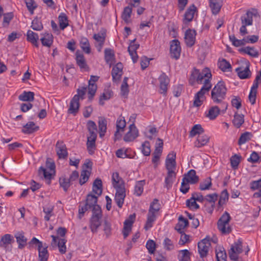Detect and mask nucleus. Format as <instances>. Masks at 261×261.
<instances>
[{"label": "nucleus", "instance_id": "1", "mask_svg": "<svg viewBox=\"0 0 261 261\" xmlns=\"http://www.w3.org/2000/svg\"><path fill=\"white\" fill-rule=\"evenodd\" d=\"M227 89L223 81H220L211 91V98L214 103L222 102L226 97Z\"/></svg>", "mask_w": 261, "mask_h": 261}, {"label": "nucleus", "instance_id": "2", "mask_svg": "<svg viewBox=\"0 0 261 261\" xmlns=\"http://www.w3.org/2000/svg\"><path fill=\"white\" fill-rule=\"evenodd\" d=\"M45 167H40L38 170L39 175L46 180L48 184L50 182V180L53 178L55 174V164L53 162H50L47 159L46 161Z\"/></svg>", "mask_w": 261, "mask_h": 261}, {"label": "nucleus", "instance_id": "3", "mask_svg": "<svg viewBox=\"0 0 261 261\" xmlns=\"http://www.w3.org/2000/svg\"><path fill=\"white\" fill-rule=\"evenodd\" d=\"M97 197L92 194H89L87 196L86 202L83 206L80 205L79 208V217L81 219L83 217L84 213L89 209H92V212L94 211V209L96 206L101 208L100 206L97 204Z\"/></svg>", "mask_w": 261, "mask_h": 261}, {"label": "nucleus", "instance_id": "4", "mask_svg": "<svg viewBox=\"0 0 261 261\" xmlns=\"http://www.w3.org/2000/svg\"><path fill=\"white\" fill-rule=\"evenodd\" d=\"M211 79H205L203 81V85L200 90L198 91L194 97L193 105L195 107H199L202 104L204 99V94L212 88Z\"/></svg>", "mask_w": 261, "mask_h": 261}, {"label": "nucleus", "instance_id": "5", "mask_svg": "<svg viewBox=\"0 0 261 261\" xmlns=\"http://www.w3.org/2000/svg\"><path fill=\"white\" fill-rule=\"evenodd\" d=\"M92 214L90 219V228L92 232H96L98 228L101 225L102 222V211L101 208L96 206L94 208V211L92 212Z\"/></svg>", "mask_w": 261, "mask_h": 261}, {"label": "nucleus", "instance_id": "6", "mask_svg": "<svg viewBox=\"0 0 261 261\" xmlns=\"http://www.w3.org/2000/svg\"><path fill=\"white\" fill-rule=\"evenodd\" d=\"M231 217L229 213L225 212L217 222V227L219 230L223 234L230 233L232 229L229 225Z\"/></svg>", "mask_w": 261, "mask_h": 261}, {"label": "nucleus", "instance_id": "7", "mask_svg": "<svg viewBox=\"0 0 261 261\" xmlns=\"http://www.w3.org/2000/svg\"><path fill=\"white\" fill-rule=\"evenodd\" d=\"M243 252L242 242L240 239L235 242L228 250L229 257L231 260L237 261L239 255Z\"/></svg>", "mask_w": 261, "mask_h": 261}, {"label": "nucleus", "instance_id": "8", "mask_svg": "<svg viewBox=\"0 0 261 261\" xmlns=\"http://www.w3.org/2000/svg\"><path fill=\"white\" fill-rule=\"evenodd\" d=\"M159 92L163 96L167 95L168 87L170 82V79L165 73L163 72L159 77Z\"/></svg>", "mask_w": 261, "mask_h": 261}, {"label": "nucleus", "instance_id": "9", "mask_svg": "<svg viewBox=\"0 0 261 261\" xmlns=\"http://www.w3.org/2000/svg\"><path fill=\"white\" fill-rule=\"evenodd\" d=\"M258 16L257 10L256 9L252 8L247 11L246 14L242 16L241 17L242 24L246 25H252L253 23V16L257 17Z\"/></svg>", "mask_w": 261, "mask_h": 261}, {"label": "nucleus", "instance_id": "10", "mask_svg": "<svg viewBox=\"0 0 261 261\" xmlns=\"http://www.w3.org/2000/svg\"><path fill=\"white\" fill-rule=\"evenodd\" d=\"M181 47L180 42L178 40H173L170 43V54L171 58L176 60H178L180 56Z\"/></svg>", "mask_w": 261, "mask_h": 261}, {"label": "nucleus", "instance_id": "11", "mask_svg": "<svg viewBox=\"0 0 261 261\" xmlns=\"http://www.w3.org/2000/svg\"><path fill=\"white\" fill-rule=\"evenodd\" d=\"M210 246V238L208 237L198 243V252L201 257L203 258L207 255Z\"/></svg>", "mask_w": 261, "mask_h": 261}, {"label": "nucleus", "instance_id": "12", "mask_svg": "<svg viewBox=\"0 0 261 261\" xmlns=\"http://www.w3.org/2000/svg\"><path fill=\"white\" fill-rule=\"evenodd\" d=\"M52 241L51 245L53 247L58 246L59 252L62 254L65 253L66 251V247L65 244L66 240L64 239H59L58 237L51 235Z\"/></svg>", "mask_w": 261, "mask_h": 261}, {"label": "nucleus", "instance_id": "13", "mask_svg": "<svg viewBox=\"0 0 261 261\" xmlns=\"http://www.w3.org/2000/svg\"><path fill=\"white\" fill-rule=\"evenodd\" d=\"M138 130L133 123L129 126L128 132L124 135L123 140L125 142H131L138 136Z\"/></svg>", "mask_w": 261, "mask_h": 261}, {"label": "nucleus", "instance_id": "14", "mask_svg": "<svg viewBox=\"0 0 261 261\" xmlns=\"http://www.w3.org/2000/svg\"><path fill=\"white\" fill-rule=\"evenodd\" d=\"M136 218V215L135 214L129 215L128 219L125 220L124 222V226L123 228V235L124 238L125 239L128 236L129 232L132 230V226L133 223L134 222Z\"/></svg>", "mask_w": 261, "mask_h": 261}, {"label": "nucleus", "instance_id": "15", "mask_svg": "<svg viewBox=\"0 0 261 261\" xmlns=\"http://www.w3.org/2000/svg\"><path fill=\"white\" fill-rule=\"evenodd\" d=\"M196 32L195 30L188 29L186 31L185 35V43L187 46L191 47L195 43Z\"/></svg>", "mask_w": 261, "mask_h": 261}, {"label": "nucleus", "instance_id": "16", "mask_svg": "<svg viewBox=\"0 0 261 261\" xmlns=\"http://www.w3.org/2000/svg\"><path fill=\"white\" fill-rule=\"evenodd\" d=\"M56 151L59 159H66L68 152L66 145L63 141H58L56 144Z\"/></svg>", "mask_w": 261, "mask_h": 261}, {"label": "nucleus", "instance_id": "17", "mask_svg": "<svg viewBox=\"0 0 261 261\" xmlns=\"http://www.w3.org/2000/svg\"><path fill=\"white\" fill-rule=\"evenodd\" d=\"M123 65L119 62L116 64L112 69V76L113 82H118L120 80L123 74Z\"/></svg>", "mask_w": 261, "mask_h": 261}, {"label": "nucleus", "instance_id": "18", "mask_svg": "<svg viewBox=\"0 0 261 261\" xmlns=\"http://www.w3.org/2000/svg\"><path fill=\"white\" fill-rule=\"evenodd\" d=\"M196 11L197 8L194 4L190 6L187 9L184 14V18L183 19V22L185 24H187L192 21L194 14Z\"/></svg>", "mask_w": 261, "mask_h": 261}, {"label": "nucleus", "instance_id": "19", "mask_svg": "<svg viewBox=\"0 0 261 261\" xmlns=\"http://www.w3.org/2000/svg\"><path fill=\"white\" fill-rule=\"evenodd\" d=\"M14 242V237L10 234H5L3 236L0 240V247L7 250L8 246L11 245Z\"/></svg>", "mask_w": 261, "mask_h": 261}, {"label": "nucleus", "instance_id": "20", "mask_svg": "<svg viewBox=\"0 0 261 261\" xmlns=\"http://www.w3.org/2000/svg\"><path fill=\"white\" fill-rule=\"evenodd\" d=\"M199 177L196 175L195 170L193 169L190 170L187 174H186L182 179L187 182L191 184H195L199 181Z\"/></svg>", "mask_w": 261, "mask_h": 261}, {"label": "nucleus", "instance_id": "21", "mask_svg": "<svg viewBox=\"0 0 261 261\" xmlns=\"http://www.w3.org/2000/svg\"><path fill=\"white\" fill-rule=\"evenodd\" d=\"M210 7L214 15L218 14L223 6L222 0H209Z\"/></svg>", "mask_w": 261, "mask_h": 261}, {"label": "nucleus", "instance_id": "22", "mask_svg": "<svg viewBox=\"0 0 261 261\" xmlns=\"http://www.w3.org/2000/svg\"><path fill=\"white\" fill-rule=\"evenodd\" d=\"M14 237L18 244V248L20 249H23L26 246L28 241L27 238L24 235V232L18 231L15 234Z\"/></svg>", "mask_w": 261, "mask_h": 261}, {"label": "nucleus", "instance_id": "23", "mask_svg": "<svg viewBox=\"0 0 261 261\" xmlns=\"http://www.w3.org/2000/svg\"><path fill=\"white\" fill-rule=\"evenodd\" d=\"M76 97H73L70 101L69 108L68 110L69 114H72L75 115L79 110L80 103L79 100H77Z\"/></svg>", "mask_w": 261, "mask_h": 261}, {"label": "nucleus", "instance_id": "24", "mask_svg": "<svg viewBox=\"0 0 261 261\" xmlns=\"http://www.w3.org/2000/svg\"><path fill=\"white\" fill-rule=\"evenodd\" d=\"M250 189L253 191L258 190L253 194L254 198L261 197V178L257 180L252 181L250 182Z\"/></svg>", "mask_w": 261, "mask_h": 261}, {"label": "nucleus", "instance_id": "25", "mask_svg": "<svg viewBox=\"0 0 261 261\" xmlns=\"http://www.w3.org/2000/svg\"><path fill=\"white\" fill-rule=\"evenodd\" d=\"M238 76L241 79H248L251 76V71L249 70V65H248L245 68L243 67H238L236 69Z\"/></svg>", "mask_w": 261, "mask_h": 261}, {"label": "nucleus", "instance_id": "26", "mask_svg": "<svg viewBox=\"0 0 261 261\" xmlns=\"http://www.w3.org/2000/svg\"><path fill=\"white\" fill-rule=\"evenodd\" d=\"M125 196V190H119L116 192L115 201L119 208L122 207Z\"/></svg>", "mask_w": 261, "mask_h": 261}, {"label": "nucleus", "instance_id": "27", "mask_svg": "<svg viewBox=\"0 0 261 261\" xmlns=\"http://www.w3.org/2000/svg\"><path fill=\"white\" fill-rule=\"evenodd\" d=\"M210 138L205 135H200L197 138L194 142V146L197 148H200L207 144L209 142Z\"/></svg>", "mask_w": 261, "mask_h": 261}, {"label": "nucleus", "instance_id": "28", "mask_svg": "<svg viewBox=\"0 0 261 261\" xmlns=\"http://www.w3.org/2000/svg\"><path fill=\"white\" fill-rule=\"evenodd\" d=\"M189 225L188 220L185 218L182 215L178 218V223L175 227V229L180 234L183 232V229Z\"/></svg>", "mask_w": 261, "mask_h": 261}, {"label": "nucleus", "instance_id": "29", "mask_svg": "<svg viewBox=\"0 0 261 261\" xmlns=\"http://www.w3.org/2000/svg\"><path fill=\"white\" fill-rule=\"evenodd\" d=\"M39 128V126H36L34 122L31 121L23 126L22 132L24 134H30L38 130Z\"/></svg>", "mask_w": 261, "mask_h": 261}, {"label": "nucleus", "instance_id": "30", "mask_svg": "<svg viewBox=\"0 0 261 261\" xmlns=\"http://www.w3.org/2000/svg\"><path fill=\"white\" fill-rule=\"evenodd\" d=\"M205 79H212V74L208 69L203 70L201 72L198 70L197 82L198 84H202Z\"/></svg>", "mask_w": 261, "mask_h": 261}, {"label": "nucleus", "instance_id": "31", "mask_svg": "<svg viewBox=\"0 0 261 261\" xmlns=\"http://www.w3.org/2000/svg\"><path fill=\"white\" fill-rule=\"evenodd\" d=\"M76 61L77 65L80 67L81 69L86 70L88 69L85 59L83 54H81L79 51L76 52Z\"/></svg>", "mask_w": 261, "mask_h": 261}, {"label": "nucleus", "instance_id": "32", "mask_svg": "<svg viewBox=\"0 0 261 261\" xmlns=\"http://www.w3.org/2000/svg\"><path fill=\"white\" fill-rule=\"evenodd\" d=\"M92 191L98 196H100L102 192V184L101 180L97 178L93 182Z\"/></svg>", "mask_w": 261, "mask_h": 261}, {"label": "nucleus", "instance_id": "33", "mask_svg": "<svg viewBox=\"0 0 261 261\" xmlns=\"http://www.w3.org/2000/svg\"><path fill=\"white\" fill-rule=\"evenodd\" d=\"M240 53L247 54L251 57L257 58L259 54L258 51L253 47L247 46L239 49Z\"/></svg>", "mask_w": 261, "mask_h": 261}, {"label": "nucleus", "instance_id": "34", "mask_svg": "<svg viewBox=\"0 0 261 261\" xmlns=\"http://www.w3.org/2000/svg\"><path fill=\"white\" fill-rule=\"evenodd\" d=\"M27 40L33 44L35 46L38 47L39 36L36 33L31 30H29L27 33Z\"/></svg>", "mask_w": 261, "mask_h": 261}, {"label": "nucleus", "instance_id": "35", "mask_svg": "<svg viewBox=\"0 0 261 261\" xmlns=\"http://www.w3.org/2000/svg\"><path fill=\"white\" fill-rule=\"evenodd\" d=\"M175 177L176 173L174 171H168L167 176L165 179V187L168 189L171 188Z\"/></svg>", "mask_w": 261, "mask_h": 261}, {"label": "nucleus", "instance_id": "36", "mask_svg": "<svg viewBox=\"0 0 261 261\" xmlns=\"http://www.w3.org/2000/svg\"><path fill=\"white\" fill-rule=\"evenodd\" d=\"M105 60L107 64L111 65L115 60V54L113 50L111 48L105 49Z\"/></svg>", "mask_w": 261, "mask_h": 261}, {"label": "nucleus", "instance_id": "37", "mask_svg": "<svg viewBox=\"0 0 261 261\" xmlns=\"http://www.w3.org/2000/svg\"><path fill=\"white\" fill-rule=\"evenodd\" d=\"M39 252V261H47L49 254L47 251V246L45 245L42 247L38 248Z\"/></svg>", "mask_w": 261, "mask_h": 261}, {"label": "nucleus", "instance_id": "38", "mask_svg": "<svg viewBox=\"0 0 261 261\" xmlns=\"http://www.w3.org/2000/svg\"><path fill=\"white\" fill-rule=\"evenodd\" d=\"M35 94L31 91H24L22 94L19 95V100L22 101H33L34 99Z\"/></svg>", "mask_w": 261, "mask_h": 261}, {"label": "nucleus", "instance_id": "39", "mask_svg": "<svg viewBox=\"0 0 261 261\" xmlns=\"http://www.w3.org/2000/svg\"><path fill=\"white\" fill-rule=\"evenodd\" d=\"M87 128L89 133L88 137H97V126L94 121L92 120L88 121Z\"/></svg>", "mask_w": 261, "mask_h": 261}, {"label": "nucleus", "instance_id": "40", "mask_svg": "<svg viewBox=\"0 0 261 261\" xmlns=\"http://www.w3.org/2000/svg\"><path fill=\"white\" fill-rule=\"evenodd\" d=\"M132 13V8L129 6L125 7L121 14V18L126 23L130 22V18Z\"/></svg>", "mask_w": 261, "mask_h": 261}, {"label": "nucleus", "instance_id": "41", "mask_svg": "<svg viewBox=\"0 0 261 261\" xmlns=\"http://www.w3.org/2000/svg\"><path fill=\"white\" fill-rule=\"evenodd\" d=\"M244 122V116L243 114H239L236 113L232 120V123L237 128H240Z\"/></svg>", "mask_w": 261, "mask_h": 261}, {"label": "nucleus", "instance_id": "42", "mask_svg": "<svg viewBox=\"0 0 261 261\" xmlns=\"http://www.w3.org/2000/svg\"><path fill=\"white\" fill-rule=\"evenodd\" d=\"M80 46L82 50L86 54L91 53V48L88 39L86 37H83L80 41Z\"/></svg>", "mask_w": 261, "mask_h": 261}, {"label": "nucleus", "instance_id": "43", "mask_svg": "<svg viewBox=\"0 0 261 261\" xmlns=\"http://www.w3.org/2000/svg\"><path fill=\"white\" fill-rule=\"evenodd\" d=\"M107 122L106 119L102 118L99 120L98 129L99 137L100 138H102L105 135L107 128Z\"/></svg>", "mask_w": 261, "mask_h": 261}, {"label": "nucleus", "instance_id": "44", "mask_svg": "<svg viewBox=\"0 0 261 261\" xmlns=\"http://www.w3.org/2000/svg\"><path fill=\"white\" fill-rule=\"evenodd\" d=\"M42 44L46 47H50L53 42V36L51 34L47 33L40 39Z\"/></svg>", "mask_w": 261, "mask_h": 261}, {"label": "nucleus", "instance_id": "45", "mask_svg": "<svg viewBox=\"0 0 261 261\" xmlns=\"http://www.w3.org/2000/svg\"><path fill=\"white\" fill-rule=\"evenodd\" d=\"M218 65L219 68L224 72L229 71L231 69L230 64L225 59L219 60L218 63Z\"/></svg>", "mask_w": 261, "mask_h": 261}, {"label": "nucleus", "instance_id": "46", "mask_svg": "<svg viewBox=\"0 0 261 261\" xmlns=\"http://www.w3.org/2000/svg\"><path fill=\"white\" fill-rule=\"evenodd\" d=\"M58 18L60 28L63 30L69 25L67 16L65 13H61L59 16Z\"/></svg>", "mask_w": 261, "mask_h": 261}, {"label": "nucleus", "instance_id": "47", "mask_svg": "<svg viewBox=\"0 0 261 261\" xmlns=\"http://www.w3.org/2000/svg\"><path fill=\"white\" fill-rule=\"evenodd\" d=\"M97 137H87V147L90 154H92L95 148V141Z\"/></svg>", "mask_w": 261, "mask_h": 261}, {"label": "nucleus", "instance_id": "48", "mask_svg": "<svg viewBox=\"0 0 261 261\" xmlns=\"http://www.w3.org/2000/svg\"><path fill=\"white\" fill-rule=\"evenodd\" d=\"M229 194L227 190H224L221 193L219 200L218 203V207H222L225 204L228 200Z\"/></svg>", "mask_w": 261, "mask_h": 261}, {"label": "nucleus", "instance_id": "49", "mask_svg": "<svg viewBox=\"0 0 261 261\" xmlns=\"http://www.w3.org/2000/svg\"><path fill=\"white\" fill-rule=\"evenodd\" d=\"M253 135L250 132H246L242 134L238 140V144L241 145L245 144L250 141Z\"/></svg>", "mask_w": 261, "mask_h": 261}, {"label": "nucleus", "instance_id": "50", "mask_svg": "<svg viewBox=\"0 0 261 261\" xmlns=\"http://www.w3.org/2000/svg\"><path fill=\"white\" fill-rule=\"evenodd\" d=\"M220 112V109L218 106H213L211 107L206 116L210 119H215Z\"/></svg>", "mask_w": 261, "mask_h": 261}, {"label": "nucleus", "instance_id": "51", "mask_svg": "<svg viewBox=\"0 0 261 261\" xmlns=\"http://www.w3.org/2000/svg\"><path fill=\"white\" fill-rule=\"evenodd\" d=\"M91 174V171L83 170L81 173V176L79 179V183L81 185L85 184L89 178Z\"/></svg>", "mask_w": 261, "mask_h": 261}, {"label": "nucleus", "instance_id": "52", "mask_svg": "<svg viewBox=\"0 0 261 261\" xmlns=\"http://www.w3.org/2000/svg\"><path fill=\"white\" fill-rule=\"evenodd\" d=\"M204 132V129L200 124H196L193 126L190 133V136L193 137L196 135H201Z\"/></svg>", "mask_w": 261, "mask_h": 261}, {"label": "nucleus", "instance_id": "53", "mask_svg": "<svg viewBox=\"0 0 261 261\" xmlns=\"http://www.w3.org/2000/svg\"><path fill=\"white\" fill-rule=\"evenodd\" d=\"M113 95V92L109 89L105 90L104 92L102 93V95L100 96L99 98V103L100 105H103L104 102L103 100H108L110 99V98Z\"/></svg>", "mask_w": 261, "mask_h": 261}, {"label": "nucleus", "instance_id": "54", "mask_svg": "<svg viewBox=\"0 0 261 261\" xmlns=\"http://www.w3.org/2000/svg\"><path fill=\"white\" fill-rule=\"evenodd\" d=\"M212 179L211 177L205 178L199 184V189L201 191L208 190L212 187Z\"/></svg>", "mask_w": 261, "mask_h": 261}, {"label": "nucleus", "instance_id": "55", "mask_svg": "<svg viewBox=\"0 0 261 261\" xmlns=\"http://www.w3.org/2000/svg\"><path fill=\"white\" fill-rule=\"evenodd\" d=\"M156 218V216H155V215H151V214L148 213L147 221L146 222L144 228L146 230H148L149 228H150L152 226L153 223L155 221Z\"/></svg>", "mask_w": 261, "mask_h": 261}, {"label": "nucleus", "instance_id": "56", "mask_svg": "<svg viewBox=\"0 0 261 261\" xmlns=\"http://www.w3.org/2000/svg\"><path fill=\"white\" fill-rule=\"evenodd\" d=\"M179 261H189L190 259V253L187 250H182L179 251L178 255Z\"/></svg>", "mask_w": 261, "mask_h": 261}, {"label": "nucleus", "instance_id": "57", "mask_svg": "<svg viewBox=\"0 0 261 261\" xmlns=\"http://www.w3.org/2000/svg\"><path fill=\"white\" fill-rule=\"evenodd\" d=\"M144 180H140L137 182L134 190V194L137 196H140L143 192Z\"/></svg>", "mask_w": 261, "mask_h": 261}, {"label": "nucleus", "instance_id": "58", "mask_svg": "<svg viewBox=\"0 0 261 261\" xmlns=\"http://www.w3.org/2000/svg\"><path fill=\"white\" fill-rule=\"evenodd\" d=\"M116 129L124 131V127L126 126V122L124 117L119 116L116 121Z\"/></svg>", "mask_w": 261, "mask_h": 261}, {"label": "nucleus", "instance_id": "59", "mask_svg": "<svg viewBox=\"0 0 261 261\" xmlns=\"http://www.w3.org/2000/svg\"><path fill=\"white\" fill-rule=\"evenodd\" d=\"M222 249H220L219 251L216 250V256L217 261H227L226 253L224 248H222Z\"/></svg>", "mask_w": 261, "mask_h": 261}, {"label": "nucleus", "instance_id": "60", "mask_svg": "<svg viewBox=\"0 0 261 261\" xmlns=\"http://www.w3.org/2000/svg\"><path fill=\"white\" fill-rule=\"evenodd\" d=\"M97 90V85L95 83H89L88 85V94L89 99L92 100L95 95Z\"/></svg>", "mask_w": 261, "mask_h": 261}, {"label": "nucleus", "instance_id": "61", "mask_svg": "<svg viewBox=\"0 0 261 261\" xmlns=\"http://www.w3.org/2000/svg\"><path fill=\"white\" fill-rule=\"evenodd\" d=\"M93 38L98 42H99V49H98V51H101V48L102 47L103 43L105 41V37L103 36V34H95L93 35Z\"/></svg>", "mask_w": 261, "mask_h": 261}, {"label": "nucleus", "instance_id": "62", "mask_svg": "<svg viewBox=\"0 0 261 261\" xmlns=\"http://www.w3.org/2000/svg\"><path fill=\"white\" fill-rule=\"evenodd\" d=\"M31 28L36 31H41L43 29L41 21L37 18L34 19L32 22Z\"/></svg>", "mask_w": 261, "mask_h": 261}, {"label": "nucleus", "instance_id": "63", "mask_svg": "<svg viewBox=\"0 0 261 261\" xmlns=\"http://www.w3.org/2000/svg\"><path fill=\"white\" fill-rule=\"evenodd\" d=\"M240 156H239L237 154H235L234 155H232L230 160V164L231 167L234 169H236L238 168V165L240 162Z\"/></svg>", "mask_w": 261, "mask_h": 261}, {"label": "nucleus", "instance_id": "64", "mask_svg": "<svg viewBox=\"0 0 261 261\" xmlns=\"http://www.w3.org/2000/svg\"><path fill=\"white\" fill-rule=\"evenodd\" d=\"M59 182L60 186L63 188L64 191L65 192L67 191L68 189L71 185V182H70L68 178H66L65 177L60 178Z\"/></svg>", "mask_w": 261, "mask_h": 261}]
</instances>
